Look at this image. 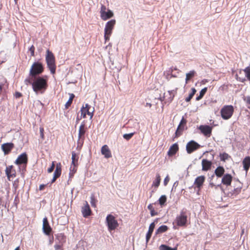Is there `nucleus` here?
Segmentation results:
<instances>
[{"instance_id": "1", "label": "nucleus", "mask_w": 250, "mask_h": 250, "mask_svg": "<svg viewBox=\"0 0 250 250\" xmlns=\"http://www.w3.org/2000/svg\"><path fill=\"white\" fill-rule=\"evenodd\" d=\"M33 90L37 94H43L48 88V77L47 75L33 77Z\"/></svg>"}, {"instance_id": "2", "label": "nucleus", "mask_w": 250, "mask_h": 250, "mask_svg": "<svg viewBox=\"0 0 250 250\" xmlns=\"http://www.w3.org/2000/svg\"><path fill=\"white\" fill-rule=\"evenodd\" d=\"M45 61L47 66L51 73L52 74H55L56 70L55 57L53 53L49 49L46 50Z\"/></svg>"}, {"instance_id": "3", "label": "nucleus", "mask_w": 250, "mask_h": 250, "mask_svg": "<svg viewBox=\"0 0 250 250\" xmlns=\"http://www.w3.org/2000/svg\"><path fill=\"white\" fill-rule=\"evenodd\" d=\"M44 71V67L42 63L37 62H34L30 69L29 76L32 78L38 77Z\"/></svg>"}, {"instance_id": "4", "label": "nucleus", "mask_w": 250, "mask_h": 250, "mask_svg": "<svg viewBox=\"0 0 250 250\" xmlns=\"http://www.w3.org/2000/svg\"><path fill=\"white\" fill-rule=\"evenodd\" d=\"M234 112V108L232 105H225L220 110L221 116L223 119L227 120L231 118Z\"/></svg>"}, {"instance_id": "5", "label": "nucleus", "mask_w": 250, "mask_h": 250, "mask_svg": "<svg viewBox=\"0 0 250 250\" xmlns=\"http://www.w3.org/2000/svg\"><path fill=\"white\" fill-rule=\"evenodd\" d=\"M115 24L116 20L114 19L108 21L105 24L104 29V38L105 42L109 40Z\"/></svg>"}, {"instance_id": "6", "label": "nucleus", "mask_w": 250, "mask_h": 250, "mask_svg": "<svg viewBox=\"0 0 250 250\" xmlns=\"http://www.w3.org/2000/svg\"><path fill=\"white\" fill-rule=\"evenodd\" d=\"M81 119L82 118H85L87 115L90 119L93 118L94 112V108L92 107L88 104L83 105L81 109Z\"/></svg>"}, {"instance_id": "7", "label": "nucleus", "mask_w": 250, "mask_h": 250, "mask_svg": "<svg viewBox=\"0 0 250 250\" xmlns=\"http://www.w3.org/2000/svg\"><path fill=\"white\" fill-rule=\"evenodd\" d=\"M188 221V216L186 210H182L179 215H177L174 222L179 227L186 226Z\"/></svg>"}, {"instance_id": "8", "label": "nucleus", "mask_w": 250, "mask_h": 250, "mask_svg": "<svg viewBox=\"0 0 250 250\" xmlns=\"http://www.w3.org/2000/svg\"><path fill=\"white\" fill-rule=\"evenodd\" d=\"M177 90L178 88H176L175 89L168 91L167 93V94L164 93V96L160 97L159 100L161 102H164L165 104L171 103L173 101L175 96L176 95Z\"/></svg>"}, {"instance_id": "9", "label": "nucleus", "mask_w": 250, "mask_h": 250, "mask_svg": "<svg viewBox=\"0 0 250 250\" xmlns=\"http://www.w3.org/2000/svg\"><path fill=\"white\" fill-rule=\"evenodd\" d=\"M108 229L109 231L115 230L119 226V224L115 217L111 214H108L106 218Z\"/></svg>"}, {"instance_id": "10", "label": "nucleus", "mask_w": 250, "mask_h": 250, "mask_svg": "<svg viewBox=\"0 0 250 250\" xmlns=\"http://www.w3.org/2000/svg\"><path fill=\"white\" fill-rule=\"evenodd\" d=\"M87 130V128L85 126L84 122L80 125L78 133V142L79 143L83 144L85 139V134Z\"/></svg>"}, {"instance_id": "11", "label": "nucleus", "mask_w": 250, "mask_h": 250, "mask_svg": "<svg viewBox=\"0 0 250 250\" xmlns=\"http://www.w3.org/2000/svg\"><path fill=\"white\" fill-rule=\"evenodd\" d=\"M200 147V145L194 141H190L186 145V150L188 154H191Z\"/></svg>"}, {"instance_id": "12", "label": "nucleus", "mask_w": 250, "mask_h": 250, "mask_svg": "<svg viewBox=\"0 0 250 250\" xmlns=\"http://www.w3.org/2000/svg\"><path fill=\"white\" fill-rule=\"evenodd\" d=\"M186 124L187 120L183 117L175 133V138L179 137L182 134L183 131L186 128Z\"/></svg>"}, {"instance_id": "13", "label": "nucleus", "mask_w": 250, "mask_h": 250, "mask_svg": "<svg viewBox=\"0 0 250 250\" xmlns=\"http://www.w3.org/2000/svg\"><path fill=\"white\" fill-rule=\"evenodd\" d=\"M202 133L207 137H210L212 127L208 125H201L199 127Z\"/></svg>"}, {"instance_id": "14", "label": "nucleus", "mask_w": 250, "mask_h": 250, "mask_svg": "<svg viewBox=\"0 0 250 250\" xmlns=\"http://www.w3.org/2000/svg\"><path fill=\"white\" fill-rule=\"evenodd\" d=\"M5 173L9 181L16 176V171L13 166H9L6 167Z\"/></svg>"}, {"instance_id": "15", "label": "nucleus", "mask_w": 250, "mask_h": 250, "mask_svg": "<svg viewBox=\"0 0 250 250\" xmlns=\"http://www.w3.org/2000/svg\"><path fill=\"white\" fill-rule=\"evenodd\" d=\"M206 177L205 176L201 175L198 176L194 181V185L195 186V188H197L198 190H200L201 188H202L203 184L205 181Z\"/></svg>"}, {"instance_id": "16", "label": "nucleus", "mask_w": 250, "mask_h": 250, "mask_svg": "<svg viewBox=\"0 0 250 250\" xmlns=\"http://www.w3.org/2000/svg\"><path fill=\"white\" fill-rule=\"evenodd\" d=\"M14 144L12 143H4L1 145V149L4 155L9 154L11 150L14 148Z\"/></svg>"}, {"instance_id": "17", "label": "nucleus", "mask_w": 250, "mask_h": 250, "mask_svg": "<svg viewBox=\"0 0 250 250\" xmlns=\"http://www.w3.org/2000/svg\"><path fill=\"white\" fill-rule=\"evenodd\" d=\"M27 162V155L26 154V153H23L18 156V157L15 161V163L17 165H20L21 164L26 165Z\"/></svg>"}, {"instance_id": "18", "label": "nucleus", "mask_w": 250, "mask_h": 250, "mask_svg": "<svg viewBox=\"0 0 250 250\" xmlns=\"http://www.w3.org/2000/svg\"><path fill=\"white\" fill-rule=\"evenodd\" d=\"M42 229L43 232L47 235H49L52 232V228L49 225L47 217H44L43 219Z\"/></svg>"}, {"instance_id": "19", "label": "nucleus", "mask_w": 250, "mask_h": 250, "mask_svg": "<svg viewBox=\"0 0 250 250\" xmlns=\"http://www.w3.org/2000/svg\"><path fill=\"white\" fill-rule=\"evenodd\" d=\"M202 170L203 171H207L211 169L212 163L211 161L207 159H203L201 162Z\"/></svg>"}, {"instance_id": "20", "label": "nucleus", "mask_w": 250, "mask_h": 250, "mask_svg": "<svg viewBox=\"0 0 250 250\" xmlns=\"http://www.w3.org/2000/svg\"><path fill=\"white\" fill-rule=\"evenodd\" d=\"M82 213L85 218L88 217L91 214L90 206L87 201H85L84 206L82 208Z\"/></svg>"}, {"instance_id": "21", "label": "nucleus", "mask_w": 250, "mask_h": 250, "mask_svg": "<svg viewBox=\"0 0 250 250\" xmlns=\"http://www.w3.org/2000/svg\"><path fill=\"white\" fill-rule=\"evenodd\" d=\"M62 173V165L61 163H58L56 165V169L54 173L53 177L51 181V183L55 182L56 179L59 178Z\"/></svg>"}, {"instance_id": "22", "label": "nucleus", "mask_w": 250, "mask_h": 250, "mask_svg": "<svg viewBox=\"0 0 250 250\" xmlns=\"http://www.w3.org/2000/svg\"><path fill=\"white\" fill-rule=\"evenodd\" d=\"M232 180V176L230 174H225L222 178V184L226 186H229L231 185Z\"/></svg>"}, {"instance_id": "23", "label": "nucleus", "mask_w": 250, "mask_h": 250, "mask_svg": "<svg viewBox=\"0 0 250 250\" xmlns=\"http://www.w3.org/2000/svg\"><path fill=\"white\" fill-rule=\"evenodd\" d=\"M101 153L104 155L105 158H109L112 157L111 151L106 145H105L102 147Z\"/></svg>"}, {"instance_id": "24", "label": "nucleus", "mask_w": 250, "mask_h": 250, "mask_svg": "<svg viewBox=\"0 0 250 250\" xmlns=\"http://www.w3.org/2000/svg\"><path fill=\"white\" fill-rule=\"evenodd\" d=\"M114 16L113 12L108 9L106 11L103 12L100 14L101 18L103 21H106L109 19L112 18Z\"/></svg>"}, {"instance_id": "25", "label": "nucleus", "mask_w": 250, "mask_h": 250, "mask_svg": "<svg viewBox=\"0 0 250 250\" xmlns=\"http://www.w3.org/2000/svg\"><path fill=\"white\" fill-rule=\"evenodd\" d=\"M179 150V146L177 143L173 144L169 148L167 155L169 156H172L174 155Z\"/></svg>"}, {"instance_id": "26", "label": "nucleus", "mask_w": 250, "mask_h": 250, "mask_svg": "<svg viewBox=\"0 0 250 250\" xmlns=\"http://www.w3.org/2000/svg\"><path fill=\"white\" fill-rule=\"evenodd\" d=\"M225 169L223 167L219 166L215 169L214 173L217 177L220 178L223 177L225 175Z\"/></svg>"}, {"instance_id": "27", "label": "nucleus", "mask_w": 250, "mask_h": 250, "mask_svg": "<svg viewBox=\"0 0 250 250\" xmlns=\"http://www.w3.org/2000/svg\"><path fill=\"white\" fill-rule=\"evenodd\" d=\"M242 164L244 169L246 172L248 171L250 167V157L247 156L243 160Z\"/></svg>"}, {"instance_id": "28", "label": "nucleus", "mask_w": 250, "mask_h": 250, "mask_svg": "<svg viewBox=\"0 0 250 250\" xmlns=\"http://www.w3.org/2000/svg\"><path fill=\"white\" fill-rule=\"evenodd\" d=\"M154 228L155 224L154 222H153L151 223L150 225H149L148 231L146 235V241L147 242L149 240L151 236L152 233L153 231Z\"/></svg>"}, {"instance_id": "29", "label": "nucleus", "mask_w": 250, "mask_h": 250, "mask_svg": "<svg viewBox=\"0 0 250 250\" xmlns=\"http://www.w3.org/2000/svg\"><path fill=\"white\" fill-rule=\"evenodd\" d=\"M78 160H79V156L76 154V153L73 151L72 152V165H78Z\"/></svg>"}, {"instance_id": "30", "label": "nucleus", "mask_w": 250, "mask_h": 250, "mask_svg": "<svg viewBox=\"0 0 250 250\" xmlns=\"http://www.w3.org/2000/svg\"><path fill=\"white\" fill-rule=\"evenodd\" d=\"M196 75V72L194 70L190 71L188 73L186 74V83H188V81Z\"/></svg>"}, {"instance_id": "31", "label": "nucleus", "mask_w": 250, "mask_h": 250, "mask_svg": "<svg viewBox=\"0 0 250 250\" xmlns=\"http://www.w3.org/2000/svg\"><path fill=\"white\" fill-rule=\"evenodd\" d=\"M56 239L59 241V243L63 244L65 242V236L63 233H59L56 235Z\"/></svg>"}, {"instance_id": "32", "label": "nucleus", "mask_w": 250, "mask_h": 250, "mask_svg": "<svg viewBox=\"0 0 250 250\" xmlns=\"http://www.w3.org/2000/svg\"><path fill=\"white\" fill-rule=\"evenodd\" d=\"M168 229V227L166 225H162L160 226L156 231V234L162 233L166 232Z\"/></svg>"}, {"instance_id": "33", "label": "nucleus", "mask_w": 250, "mask_h": 250, "mask_svg": "<svg viewBox=\"0 0 250 250\" xmlns=\"http://www.w3.org/2000/svg\"><path fill=\"white\" fill-rule=\"evenodd\" d=\"M74 97L75 95L73 94H70L69 99L65 104V107L66 109H68L70 106Z\"/></svg>"}, {"instance_id": "34", "label": "nucleus", "mask_w": 250, "mask_h": 250, "mask_svg": "<svg viewBox=\"0 0 250 250\" xmlns=\"http://www.w3.org/2000/svg\"><path fill=\"white\" fill-rule=\"evenodd\" d=\"M24 83L26 85H31L33 87L34 78L29 76V77L25 79Z\"/></svg>"}, {"instance_id": "35", "label": "nucleus", "mask_w": 250, "mask_h": 250, "mask_svg": "<svg viewBox=\"0 0 250 250\" xmlns=\"http://www.w3.org/2000/svg\"><path fill=\"white\" fill-rule=\"evenodd\" d=\"M207 87H205L203 89H202L200 92L199 95L196 97V100L197 101H199L200 100H201L203 97L205 93L207 92Z\"/></svg>"}, {"instance_id": "36", "label": "nucleus", "mask_w": 250, "mask_h": 250, "mask_svg": "<svg viewBox=\"0 0 250 250\" xmlns=\"http://www.w3.org/2000/svg\"><path fill=\"white\" fill-rule=\"evenodd\" d=\"M196 92V89L195 88H192L191 92L189 94L188 96L185 99V101L187 102H189L192 98V97H193Z\"/></svg>"}, {"instance_id": "37", "label": "nucleus", "mask_w": 250, "mask_h": 250, "mask_svg": "<svg viewBox=\"0 0 250 250\" xmlns=\"http://www.w3.org/2000/svg\"><path fill=\"white\" fill-rule=\"evenodd\" d=\"M147 208L150 210V214H151V216H154L157 215L158 214V212L155 210L152 204H150L148 206Z\"/></svg>"}, {"instance_id": "38", "label": "nucleus", "mask_w": 250, "mask_h": 250, "mask_svg": "<svg viewBox=\"0 0 250 250\" xmlns=\"http://www.w3.org/2000/svg\"><path fill=\"white\" fill-rule=\"evenodd\" d=\"M161 182V177L159 174H157L156 179L153 182V186L157 188L159 187Z\"/></svg>"}, {"instance_id": "39", "label": "nucleus", "mask_w": 250, "mask_h": 250, "mask_svg": "<svg viewBox=\"0 0 250 250\" xmlns=\"http://www.w3.org/2000/svg\"><path fill=\"white\" fill-rule=\"evenodd\" d=\"M97 202V200L95 198L94 195L92 194L90 197V203L91 206L94 208H96Z\"/></svg>"}, {"instance_id": "40", "label": "nucleus", "mask_w": 250, "mask_h": 250, "mask_svg": "<svg viewBox=\"0 0 250 250\" xmlns=\"http://www.w3.org/2000/svg\"><path fill=\"white\" fill-rule=\"evenodd\" d=\"M241 187H238L236 188H234L232 192H230L231 196H236L238 194H239L241 191Z\"/></svg>"}, {"instance_id": "41", "label": "nucleus", "mask_w": 250, "mask_h": 250, "mask_svg": "<svg viewBox=\"0 0 250 250\" xmlns=\"http://www.w3.org/2000/svg\"><path fill=\"white\" fill-rule=\"evenodd\" d=\"M167 201V197L166 195H162L159 199V203L161 206L165 205Z\"/></svg>"}, {"instance_id": "42", "label": "nucleus", "mask_w": 250, "mask_h": 250, "mask_svg": "<svg viewBox=\"0 0 250 250\" xmlns=\"http://www.w3.org/2000/svg\"><path fill=\"white\" fill-rule=\"evenodd\" d=\"M229 157V155L227 153L224 152L220 154V158L222 161H225L226 160L228 159Z\"/></svg>"}, {"instance_id": "43", "label": "nucleus", "mask_w": 250, "mask_h": 250, "mask_svg": "<svg viewBox=\"0 0 250 250\" xmlns=\"http://www.w3.org/2000/svg\"><path fill=\"white\" fill-rule=\"evenodd\" d=\"M160 249H161V250H177L176 248H172L171 247H169L165 245H162L160 246Z\"/></svg>"}, {"instance_id": "44", "label": "nucleus", "mask_w": 250, "mask_h": 250, "mask_svg": "<svg viewBox=\"0 0 250 250\" xmlns=\"http://www.w3.org/2000/svg\"><path fill=\"white\" fill-rule=\"evenodd\" d=\"M244 71L245 73V75L248 80L250 81V67H247L244 70Z\"/></svg>"}, {"instance_id": "45", "label": "nucleus", "mask_w": 250, "mask_h": 250, "mask_svg": "<svg viewBox=\"0 0 250 250\" xmlns=\"http://www.w3.org/2000/svg\"><path fill=\"white\" fill-rule=\"evenodd\" d=\"M77 166H78L72 165H71L70 168V172L69 173L70 175H72V176H73V175L76 172Z\"/></svg>"}, {"instance_id": "46", "label": "nucleus", "mask_w": 250, "mask_h": 250, "mask_svg": "<svg viewBox=\"0 0 250 250\" xmlns=\"http://www.w3.org/2000/svg\"><path fill=\"white\" fill-rule=\"evenodd\" d=\"M134 133H130L129 134H125L123 135V137L125 140H129L132 137V136L134 135Z\"/></svg>"}, {"instance_id": "47", "label": "nucleus", "mask_w": 250, "mask_h": 250, "mask_svg": "<svg viewBox=\"0 0 250 250\" xmlns=\"http://www.w3.org/2000/svg\"><path fill=\"white\" fill-rule=\"evenodd\" d=\"M35 47L33 45H32L29 49V51L30 52L31 56L34 57L35 56Z\"/></svg>"}, {"instance_id": "48", "label": "nucleus", "mask_w": 250, "mask_h": 250, "mask_svg": "<svg viewBox=\"0 0 250 250\" xmlns=\"http://www.w3.org/2000/svg\"><path fill=\"white\" fill-rule=\"evenodd\" d=\"M40 136L42 138V139L43 140L44 139V128L43 127H40Z\"/></svg>"}, {"instance_id": "49", "label": "nucleus", "mask_w": 250, "mask_h": 250, "mask_svg": "<svg viewBox=\"0 0 250 250\" xmlns=\"http://www.w3.org/2000/svg\"><path fill=\"white\" fill-rule=\"evenodd\" d=\"M55 166V162L53 161L52 163L51 166L49 168H48L47 169L48 172L51 173L54 170Z\"/></svg>"}, {"instance_id": "50", "label": "nucleus", "mask_w": 250, "mask_h": 250, "mask_svg": "<svg viewBox=\"0 0 250 250\" xmlns=\"http://www.w3.org/2000/svg\"><path fill=\"white\" fill-rule=\"evenodd\" d=\"M63 245V244H62L60 243H59V244H56L54 246L55 250H62V248Z\"/></svg>"}, {"instance_id": "51", "label": "nucleus", "mask_w": 250, "mask_h": 250, "mask_svg": "<svg viewBox=\"0 0 250 250\" xmlns=\"http://www.w3.org/2000/svg\"><path fill=\"white\" fill-rule=\"evenodd\" d=\"M106 7L105 5L102 4L101 5V9H100V14L101 13H103V12H104L105 11H106Z\"/></svg>"}, {"instance_id": "52", "label": "nucleus", "mask_w": 250, "mask_h": 250, "mask_svg": "<svg viewBox=\"0 0 250 250\" xmlns=\"http://www.w3.org/2000/svg\"><path fill=\"white\" fill-rule=\"evenodd\" d=\"M244 101L247 104H250V96H247L244 98Z\"/></svg>"}, {"instance_id": "53", "label": "nucleus", "mask_w": 250, "mask_h": 250, "mask_svg": "<svg viewBox=\"0 0 250 250\" xmlns=\"http://www.w3.org/2000/svg\"><path fill=\"white\" fill-rule=\"evenodd\" d=\"M15 96L16 98H19L22 96V94L19 92H16L15 94Z\"/></svg>"}, {"instance_id": "54", "label": "nucleus", "mask_w": 250, "mask_h": 250, "mask_svg": "<svg viewBox=\"0 0 250 250\" xmlns=\"http://www.w3.org/2000/svg\"><path fill=\"white\" fill-rule=\"evenodd\" d=\"M169 180V179L168 177H167L166 178H165L164 181V183L165 186H166L167 184V183L168 182Z\"/></svg>"}, {"instance_id": "55", "label": "nucleus", "mask_w": 250, "mask_h": 250, "mask_svg": "<svg viewBox=\"0 0 250 250\" xmlns=\"http://www.w3.org/2000/svg\"><path fill=\"white\" fill-rule=\"evenodd\" d=\"M45 186H46V185H43V184L39 186V190H43Z\"/></svg>"}, {"instance_id": "56", "label": "nucleus", "mask_w": 250, "mask_h": 250, "mask_svg": "<svg viewBox=\"0 0 250 250\" xmlns=\"http://www.w3.org/2000/svg\"><path fill=\"white\" fill-rule=\"evenodd\" d=\"M237 80L240 82H244L245 81V78H239L237 76Z\"/></svg>"}, {"instance_id": "57", "label": "nucleus", "mask_w": 250, "mask_h": 250, "mask_svg": "<svg viewBox=\"0 0 250 250\" xmlns=\"http://www.w3.org/2000/svg\"><path fill=\"white\" fill-rule=\"evenodd\" d=\"M209 186H210L211 188L215 187V188H216L218 186H216L213 183H209Z\"/></svg>"}, {"instance_id": "58", "label": "nucleus", "mask_w": 250, "mask_h": 250, "mask_svg": "<svg viewBox=\"0 0 250 250\" xmlns=\"http://www.w3.org/2000/svg\"><path fill=\"white\" fill-rule=\"evenodd\" d=\"M2 87H3V85L2 84H0V94L1 93Z\"/></svg>"}, {"instance_id": "59", "label": "nucleus", "mask_w": 250, "mask_h": 250, "mask_svg": "<svg viewBox=\"0 0 250 250\" xmlns=\"http://www.w3.org/2000/svg\"><path fill=\"white\" fill-rule=\"evenodd\" d=\"M202 82H203L204 83H205L208 82V80H207L205 79V80H203V81H202Z\"/></svg>"}, {"instance_id": "60", "label": "nucleus", "mask_w": 250, "mask_h": 250, "mask_svg": "<svg viewBox=\"0 0 250 250\" xmlns=\"http://www.w3.org/2000/svg\"><path fill=\"white\" fill-rule=\"evenodd\" d=\"M15 250H20V248L19 247H17L16 248Z\"/></svg>"}]
</instances>
